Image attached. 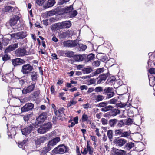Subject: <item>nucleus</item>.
<instances>
[{"label": "nucleus", "instance_id": "obj_1", "mask_svg": "<svg viewBox=\"0 0 155 155\" xmlns=\"http://www.w3.org/2000/svg\"><path fill=\"white\" fill-rule=\"evenodd\" d=\"M2 79L5 82L11 83L17 81L18 78L14 76L12 72H11L9 73L5 74V75L2 76Z\"/></svg>", "mask_w": 155, "mask_h": 155}, {"label": "nucleus", "instance_id": "obj_2", "mask_svg": "<svg viewBox=\"0 0 155 155\" xmlns=\"http://www.w3.org/2000/svg\"><path fill=\"white\" fill-rule=\"evenodd\" d=\"M114 133L117 136H119L120 137L130 138L131 137V133L130 131H124L123 129H118L115 130Z\"/></svg>", "mask_w": 155, "mask_h": 155}, {"label": "nucleus", "instance_id": "obj_3", "mask_svg": "<svg viewBox=\"0 0 155 155\" xmlns=\"http://www.w3.org/2000/svg\"><path fill=\"white\" fill-rule=\"evenodd\" d=\"M52 125L50 122L41 125L40 127L37 130L38 133L40 134H44L51 128Z\"/></svg>", "mask_w": 155, "mask_h": 155}, {"label": "nucleus", "instance_id": "obj_4", "mask_svg": "<svg viewBox=\"0 0 155 155\" xmlns=\"http://www.w3.org/2000/svg\"><path fill=\"white\" fill-rule=\"evenodd\" d=\"M68 147L61 145L58 146L54 149V151L56 153L63 154L67 151Z\"/></svg>", "mask_w": 155, "mask_h": 155}, {"label": "nucleus", "instance_id": "obj_5", "mask_svg": "<svg viewBox=\"0 0 155 155\" xmlns=\"http://www.w3.org/2000/svg\"><path fill=\"white\" fill-rule=\"evenodd\" d=\"M78 44V42L76 40H68L63 42V45L64 46L66 47H72L77 45Z\"/></svg>", "mask_w": 155, "mask_h": 155}, {"label": "nucleus", "instance_id": "obj_6", "mask_svg": "<svg viewBox=\"0 0 155 155\" xmlns=\"http://www.w3.org/2000/svg\"><path fill=\"white\" fill-rule=\"evenodd\" d=\"M27 35L26 32H21L10 34V36L12 38L17 39L23 38L25 37Z\"/></svg>", "mask_w": 155, "mask_h": 155}, {"label": "nucleus", "instance_id": "obj_7", "mask_svg": "<svg viewBox=\"0 0 155 155\" xmlns=\"http://www.w3.org/2000/svg\"><path fill=\"white\" fill-rule=\"evenodd\" d=\"M33 67L28 64H25L22 66L21 72L23 74H27L29 73L33 69Z\"/></svg>", "mask_w": 155, "mask_h": 155}, {"label": "nucleus", "instance_id": "obj_8", "mask_svg": "<svg viewBox=\"0 0 155 155\" xmlns=\"http://www.w3.org/2000/svg\"><path fill=\"white\" fill-rule=\"evenodd\" d=\"M17 129V128L16 127H11L8 128L7 134L9 138H12L14 137L16 134V131Z\"/></svg>", "mask_w": 155, "mask_h": 155}, {"label": "nucleus", "instance_id": "obj_9", "mask_svg": "<svg viewBox=\"0 0 155 155\" xmlns=\"http://www.w3.org/2000/svg\"><path fill=\"white\" fill-rule=\"evenodd\" d=\"M35 84H32L29 85L27 87H25L22 90V94H25L28 93H29L32 91L35 87Z\"/></svg>", "mask_w": 155, "mask_h": 155}, {"label": "nucleus", "instance_id": "obj_10", "mask_svg": "<svg viewBox=\"0 0 155 155\" xmlns=\"http://www.w3.org/2000/svg\"><path fill=\"white\" fill-rule=\"evenodd\" d=\"M47 117V114L43 112L36 119L38 122L37 125L38 126L41 123L44 122Z\"/></svg>", "mask_w": 155, "mask_h": 155}, {"label": "nucleus", "instance_id": "obj_11", "mask_svg": "<svg viewBox=\"0 0 155 155\" xmlns=\"http://www.w3.org/2000/svg\"><path fill=\"white\" fill-rule=\"evenodd\" d=\"M127 142V140L124 139L117 138L115 139L114 143L116 146L119 147H122Z\"/></svg>", "mask_w": 155, "mask_h": 155}, {"label": "nucleus", "instance_id": "obj_12", "mask_svg": "<svg viewBox=\"0 0 155 155\" xmlns=\"http://www.w3.org/2000/svg\"><path fill=\"white\" fill-rule=\"evenodd\" d=\"M81 152L82 154L85 155L88 152H89L90 154H92L93 152V149L91 146L90 145L88 141H87L86 148L84 149L83 152L81 151Z\"/></svg>", "mask_w": 155, "mask_h": 155}, {"label": "nucleus", "instance_id": "obj_13", "mask_svg": "<svg viewBox=\"0 0 155 155\" xmlns=\"http://www.w3.org/2000/svg\"><path fill=\"white\" fill-rule=\"evenodd\" d=\"M15 54L18 56H23L27 54L26 50L24 48H19L15 51Z\"/></svg>", "mask_w": 155, "mask_h": 155}, {"label": "nucleus", "instance_id": "obj_14", "mask_svg": "<svg viewBox=\"0 0 155 155\" xmlns=\"http://www.w3.org/2000/svg\"><path fill=\"white\" fill-rule=\"evenodd\" d=\"M12 65L15 67L21 65L25 63V61L24 60L20 58L12 59Z\"/></svg>", "mask_w": 155, "mask_h": 155}, {"label": "nucleus", "instance_id": "obj_15", "mask_svg": "<svg viewBox=\"0 0 155 155\" xmlns=\"http://www.w3.org/2000/svg\"><path fill=\"white\" fill-rule=\"evenodd\" d=\"M32 128V127L31 126L23 128L21 127V130L22 134L25 136L31 132Z\"/></svg>", "mask_w": 155, "mask_h": 155}, {"label": "nucleus", "instance_id": "obj_16", "mask_svg": "<svg viewBox=\"0 0 155 155\" xmlns=\"http://www.w3.org/2000/svg\"><path fill=\"white\" fill-rule=\"evenodd\" d=\"M12 110H13V111H12L13 113L12 114L14 115L20 114L23 112L22 110V108H20L19 107H13Z\"/></svg>", "mask_w": 155, "mask_h": 155}, {"label": "nucleus", "instance_id": "obj_17", "mask_svg": "<svg viewBox=\"0 0 155 155\" xmlns=\"http://www.w3.org/2000/svg\"><path fill=\"white\" fill-rule=\"evenodd\" d=\"M33 107L34 104H27L22 107V110L23 112H27L32 109Z\"/></svg>", "mask_w": 155, "mask_h": 155}, {"label": "nucleus", "instance_id": "obj_18", "mask_svg": "<svg viewBox=\"0 0 155 155\" xmlns=\"http://www.w3.org/2000/svg\"><path fill=\"white\" fill-rule=\"evenodd\" d=\"M55 3V0H48L43 6L44 9H46L53 6Z\"/></svg>", "mask_w": 155, "mask_h": 155}, {"label": "nucleus", "instance_id": "obj_19", "mask_svg": "<svg viewBox=\"0 0 155 155\" xmlns=\"http://www.w3.org/2000/svg\"><path fill=\"white\" fill-rule=\"evenodd\" d=\"M18 47V44L15 43L9 46L5 50V52H8L15 50Z\"/></svg>", "mask_w": 155, "mask_h": 155}, {"label": "nucleus", "instance_id": "obj_20", "mask_svg": "<svg viewBox=\"0 0 155 155\" xmlns=\"http://www.w3.org/2000/svg\"><path fill=\"white\" fill-rule=\"evenodd\" d=\"M112 151L113 155H124L125 153L124 151L115 148H113Z\"/></svg>", "mask_w": 155, "mask_h": 155}, {"label": "nucleus", "instance_id": "obj_21", "mask_svg": "<svg viewBox=\"0 0 155 155\" xmlns=\"http://www.w3.org/2000/svg\"><path fill=\"white\" fill-rule=\"evenodd\" d=\"M47 139L46 137H43L38 138L35 141V144L37 145H40L46 141Z\"/></svg>", "mask_w": 155, "mask_h": 155}, {"label": "nucleus", "instance_id": "obj_22", "mask_svg": "<svg viewBox=\"0 0 155 155\" xmlns=\"http://www.w3.org/2000/svg\"><path fill=\"white\" fill-rule=\"evenodd\" d=\"M62 28H68L70 27L71 25V23L70 21H66L61 22Z\"/></svg>", "mask_w": 155, "mask_h": 155}, {"label": "nucleus", "instance_id": "obj_23", "mask_svg": "<svg viewBox=\"0 0 155 155\" xmlns=\"http://www.w3.org/2000/svg\"><path fill=\"white\" fill-rule=\"evenodd\" d=\"M55 13L54 11H50L48 12L43 13L42 14V16L44 18H48V17L52 16L54 15Z\"/></svg>", "mask_w": 155, "mask_h": 155}, {"label": "nucleus", "instance_id": "obj_24", "mask_svg": "<svg viewBox=\"0 0 155 155\" xmlns=\"http://www.w3.org/2000/svg\"><path fill=\"white\" fill-rule=\"evenodd\" d=\"M86 57V55H77L75 57V60L78 61H82Z\"/></svg>", "mask_w": 155, "mask_h": 155}, {"label": "nucleus", "instance_id": "obj_25", "mask_svg": "<svg viewBox=\"0 0 155 155\" xmlns=\"http://www.w3.org/2000/svg\"><path fill=\"white\" fill-rule=\"evenodd\" d=\"M60 138L59 137H57L54 138L49 142V144L51 145L52 146L56 145L58 142L60 141Z\"/></svg>", "mask_w": 155, "mask_h": 155}, {"label": "nucleus", "instance_id": "obj_26", "mask_svg": "<svg viewBox=\"0 0 155 155\" xmlns=\"http://www.w3.org/2000/svg\"><path fill=\"white\" fill-rule=\"evenodd\" d=\"M107 76L108 74H107L100 75V78L98 81V83H103L106 80Z\"/></svg>", "mask_w": 155, "mask_h": 155}, {"label": "nucleus", "instance_id": "obj_27", "mask_svg": "<svg viewBox=\"0 0 155 155\" xmlns=\"http://www.w3.org/2000/svg\"><path fill=\"white\" fill-rule=\"evenodd\" d=\"M64 110V109L63 108H60L58 110V111L56 110H54L55 115L58 117L60 116H62V115L64 114L63 112Z\"/></svg>", "mask_w": 155, "mask_h": 155}, {"label": "nucleus", "instance_id": "obj_28", "mask_svg": "<svg viewBox=\"0 0 155 155\" xmlns=\"http://www.w3.org/2000/svg\"><path fill=\"white\" fill-rule=\"evenodd\" d=\"M52 29L55 30L62 29L61 22L56 23L53 25L52 26Z\"/></svg>", "mask_w": 155, "mask_h": 155}, {"label": "nucleus", "instance_id": "obj_29", "mask_svg": "<svg viewBox=\"0 0 155 155\" xmlns=\"http://www.w3.org/2000/svg\"><path fill=\"white\" fill-rule=\"evenodd\" d=\"M117 122V120L116 119H110L109 121V124L112 127H114L116 126Z\"/></svg>", "mask_w": 155, "mask_h": 155}, {"label": "nucleus", "instance_id": "obj_30", "mask_svg": "<svg viewBox=\"0 0 155 155\" xmlns=\"http://www.w3.org/2000/svg\"><path fill=\"white\" fill-rule=\"evenodd\" d=\"M73 9V6L71 5L69 7H66L63 8L64 12V13H69V14L71 11Z\"/></svg>", "mask_w": 155, "mask_h": 155}, {"label": "nucleus", "instance_id": "obj_31", "mask_svg": "<svg viewBox=\"0 0 155 155\" xmlns=\"http://www.w3.org/2000/svg\"><path fill=\"white\" fill-rule=\"evenodd\" d=\"M82 71L84 74H87L92 71V69L91 67L84 68L82 69Z\"/></svg>", "mask_w": 155, "mask_h": 155}, {"label": "nucleus", "instance_id": "obj_32", "mask_svg": "<svg viewBox=\"0 0 155 155\" xmlns=\"http://www.w3.org/2000/svg\"><path fill=\"white\" fill-rule=\"evenodd\" d=\"M95 57V55L94 54H89L87 56H86V57L85 58H87V60H86V61H90L93 60Z\"/></svg>", "mask_w": 155, "mask_h": 155}, {"label": "nucleus", "instance_id": "obj_33", "mask_svg": "<svg viewBox=\"0 0 155 155\" xmlns=\"http://www.w3.org/2000/svg\"><path fill=\"white\" fill-rule=\"evenodd\" d=\"M52 146L49 144V143L47 145V146L44 147L43 149V151L44 152V153H46L47 152L49 151L51 149Z\"/></svg>", "mask_w": 155, "mask_h": 155}, {"label": "nucleus", "instance_id": "obj_34", "mask_svg": "<svg viewBox=\"0 0 155 155\" xmlns=\"http://www.w3.org/2000/svg\"><path fill=\"white\" fill-rule=\"evenodd\" d=\"M78 14V12L76 10L71 11L69 14V17L72 18L75 17Z\"/></svg>", "mask_w": 155, "mask_h": 155}, {"label": "nucleus", "instance_id": "obj_35", "mask_svg": "<svg viewBox=\"0 0 155 155\" xmlns=\"http://www.w3.org/2000/svg\"><path fill=\"white\" fill-rule=\"evenodd\" d=\"M124 126V123L123 122V120H121L120 121L117 120V122L116 125L117 128H120Z\"/></svg>", "mask_w": 155, "mask_h": 155}, {"label": "nucleus", "instance_id": "obj_36", "mask_svg": "<svg viewBox=\"0 0 155 155\" xmlns=\"http://www.w3.org/2000/svg\"><path fill=\"white\" fill-rule=\"evenodd\" d=\"M113 91V89L112 88L110 87H106L104 90V94H108Z\"/></svg>", "mask_w": 155, "mask_h": 155}, {"label": "nucleus", "instance_id": "obj_37", "mask_svg": "<svg viewBox=\"0 0 155 155\" xmlns=\"http://www.w3.org/2000/svg\"><path fill=\"white\" fill-rule=\"evenodd\" d=\"M77 101L74 99V98L67 104L68 107H70L76 104L77 103Z\"/></svg>", "mask_w": 155, "mask_h": 155}, {"label": "nucleus", "instance_id": "obj_38", "mask_svg": "<svg viewBox=\"0 0 155 155\" xmlns=\"http://www.w3.org/2000/svg\"><path fill=\"white\" fill-rule=\"evenodd\" d=\"M107 134L110 140L112 139L113 137V130H108L107 133Z\"/></svg>", "mask_w": 155, "mask_h": 155}, {"label": "nucleus", "instance_id": "obj_39", "mask_svg": "<svg viewBox=\"0 0 155 155\" xmlns=\"http://www.w3.org/2000/svg\"><path fill=\"white\" fill-rule=\"evenodd\" d=\"M95 98L97 101L99 102L103 100L104 99V97L102 95H98L95 96Z\"/></svg>", "mask_w": 155, "mask_h": 155}, {"label": "nucleus", "instance_id": "obj_40", "mask_svg": "<svg viewBox=\"0 0 155 155\" xmlns=\"http://www.w3.org/2000/svg\"><path fill=\"white\" fill-rule=\"evenodd\" d=\"M113 108V107L110 105L106 106V107L103 108L102 109L103 111H107L111 110H112Z\"/></svg>", "mask_w": 155, "mask_h": 155}, {"label": "nucleus", "instance_id": "obj_41", "mask_svg": "<svg viewBox=\"0 0 155 155\" xmlns=\"http://www.w3.org/2000/svg\"><path fill=\"white\" fill-rule=\"evenodd\" d=\"M79 46L80 48V51H84L87 48L86 45L83 44H79Z\"/></svg>", "mask_w": 155, "mask_h": 155}, {"label": "nucleus", "instance_id": "obj_42", "mask_svg": "<svg viewBox=\"0 0 155 155\" xmlns=\"http://www.w3.org/2000/svg\"><path fill=\"white\" fill-rule=\"evenodd\" d=\"M65 54L67 57H72L74 55V53L71 51H68L66 52Z\"/></svg>", "mask_w": 155, "mask_h": 155}, {"label": "nucleus", "instance_id": "obj_43", "mask_svg": "<svg viewBox=\"0 0 155 155\" xmlns=\"http://www.w3.org/2000/svg\"><path fill=\"white\" fill-rule=\"evenodd\" d=\"M10 59V56L7 54H5L2 56V60L4 61H7Z\"/></svg>", "mask_w": 155, "mask_h": 155}, {"label": "nucleus", "instance_id": "obj_44", "mask_svg": "<svg viewBox=\"0 0 155 155\" xmlns=\"http://www.w3.org/2000/svg\"><path fill=\"white\" fill-rule=\"evenodd\" d=\"M115 93L113 91L110 93L107 94V95L106 97L107 98H110L114 96Z\"/></svg>", "mask_w": 155, "mask_h": 155}, {"label": "nucleus", "instance_id": "obj_45", "mask_svg": "<svg viewBox=\"0 0 155 155\" xmlns=\"http://www.w3.org/2000/svg\"><path fill=\"white\" fill-rule=\"evenodd\" d=\"M134 136L137 139L141 140L142 138V135L138 133H136Z\"/></svg>", "mask_w": 155, "mask_h": 155}, {"label": "nucleus", "instance_id": "obj_46", "mask_svg": "<svg viewBox=\"0 0 155 155\" xmlns=\"http://www.w3.org/2000/svg\"><path fill=\"white\" fill-rule=\"evenodd\" d=\"M67 35V34L66 32H63L59 35V37L61 38H66Z\"/></svg>", "mask_w": 155, "mask_h": 155}, {"label": "nucleus", "instance_id": "obj_47", "mask_svg": "<svg viewBox=\"0 0 155 155\" xmlns=\"http://www.w3.org/2000/svg\"><path fill=\"white\" fill-rule=\"evenodd\" d=\"M100 61H99L97 60L94 61L92 63V65L94 66L98 67L100 65Z\"/></svg>", "mask_w": 155, "mask_h": 155}, {"label": "nucleus", "instance_id": "obj_48", "mask_svg": "<svg viewBox=\"0 0 155 155\" xmlns=\"http://www.w3.org/2000/svg\"><path fill=\"white\" fill-rule=\"evenodd\" d=\"M88 118V116L85 114H83L82 117V120L83 122L86 121L87 120Z\"/></svg>", "mask_w": 155, "mask_h": 155}, {"label": "nucleus", "instance_id": "obj_49", "mask_svg": "<svg viewBox=\"0 0 155 155\" xmlns=\"http://www.w3.org/2000/svg\"><path fill=\"white\" fill-rule=\"evenodd\" d=\"M46 0H36V3L39 5H42Z\"/></svg>", "mask_w": 155, "mask_h": 155}, {"label": "nucleus", "instance_id": "obj_50", "mask_svg": "<svg viewBox=\"0 0 155 155\" xmlns=\"http://www.w3.org/2000/svg\"><path fill=\"white\" fill-rule=\"evenodd\" d=\"M125 106L124 104H122L121 103H118L116 104V106L117 108H121L124 107Z\"/></svg>", "mask_w": 155, "mask_h": 155}, {"label": "nucleus", "instance_id": "obj_51", "mask_svg": "<svg viewBox=\"0 0 155 155\" xmlns=\"http://www.w3.org/2000/svg\"><path fill=\"white\" fill-rule=\"evenodd\" d=\"M103 91V88L101 87H96L94 89V91L96 92H101Z\"/></svg>", "mask_w": 155, "mask_h": 155}, {"label": "nucleus", "instance_id": "obj_52", "mask_svg": "<svg viewBox=\"0 0 155 155\" xmlns=\"http://www.w3.org/2000/svg\"><path fill=\"white\" fill-rule=\"evenodd\" d=\"M17 20H9V23L11 26L15 25L17 22Z\"/></svg>", "mask_w": 155, "mask_h": 155}, {"label": "nucleus", "instance_id": "obj_53", "mask_svg": "<svg viewBox=\"0 0 155 155\" xmlns=\"http://www.w3.org/2000/svg\"><path fill=\"white\" fill-rule=\"evenodd\" d=\"M127 146L128 148L130 149L134 146V143L132 142H130L128 143L127 144Z\"/></svg>", "mask_w": 155, "mask_h": 155}, {"label": "nucleus", "instance_id": "obj_54", "mask_svg": "<svg viewBox=\"0 0 155 155\" xmlns=\"http://www.w3.org/2000/svg\"><path fill=\"white\" fill-rule=\"evenodd\" d=\"M104 68H99L96 71V73L97 74H98L101 73L103 72L104 71Z\"/></svg>", "mask_w": 155, "mask_h": 155}, {"label": "nucleus", "instance_id": "obj_55", "mask_svg": "<svg viewBox=\"0 0 155 155\" xmlns=\"http://www.w3.org/2000/svg\"><path fill=\"white\" fill-rule=\"evenodd\" d=\"M18 81H19V87H22L25 83V81L22 79H19Z\"/></svg>", "mask_w": 155, "mask_h": 155}, {"label": "nucleus", "instance_id": "obj_56", "mask_svg": "<svg viewBox=\"0 0 155 155\" xmlns=\"http://www.w3.org/2000/svg\"><path fill=\"white\" fill-rule=\"evenodd\" d=\"M117 101V100L115 98H113L109 101V103L111 104H115Z\"/></svg>", "mask_w": 155, "mask_h": 155}, {"label": "nucleus", "instance_id": "obj_57", "mask_svg": "<svg viewBox=\"0 0 155 155\" xmlns=\"http://www.w3.org/2000/svg\"><path fill=\"white\" fill-rule=\"evenodd\" d=\"M125 124L127 125H130L132 124V120L129 118L126 120Z\"/></svg>", "mask_w": 155, "mask_h": 155}, {"label": "nucleus", "instance_id": "obj_58", "mask_svg": "<svg viewBox=\"0 0 155 155\" xmlns=\"http://www.w3.org/2000/svg\"><path fill=\"white\" fill-rule=\"evenodd\" d=\"M101 122L102 123V124L103 125H106L107 123V119H105L104 118H101Z\"/></svg>", "mask_w": 155, "mask_h": 155}, {"label": "nucleus", "instance_id": "obj_59", "mask_svg": "<svg viewBox=\"0 0 155 155\" xmlns=\"http://www.w3.org/2000/svg\"><path fill=\"white\" fill-rule=\"evenodd\" d=\"M107 103L105 102H102L98 104V107H104L106 106Z\"/></svg>", "mask_w": 155, "mask_h": 155}, {"label": "nucleus", "instance_id": "obj_60", "mask_svg": "<svg viewBox=\"0 0 155 155\" xmlns=\"http://www.w3.org/2000/svg\"><path fill=\"white\" fill-rule=\"evenodd\" d=\"M21 17V15L20 14H17L14 15L13 19H19Z\"/></svg>", "mask_w": 155, "mask_h": 155}, {"label": "nucleus", "instance_id": "obj_61", "mask_svg": "<svg viewBox=\"0 0 155 155\" xmlns=\"http://www.w3.org/2000/svg\"><path fill=\"white\" fill-rule=\"evenodd\" d=\"M13 7L11 6H7L5 7V10L6 12L9 11L12 9Z\"/></svg>", "mask_w": 155, "mask_h": 155}, {"label": "nucleus", "instance_id": "obj_62", "mask_svg": "<svg viewBox=\"0 0 155 155\" xmlns=\"http://www.w3.org/2000/svg\"><path fill=\"white\" fill-rule=\"evenodd\" d=\"M69 0H60L58 2L60 5H62L64 3L68 2Z\"/></svg>", "mask_w": 155, "mask_h": 155}, {"label": "nucleus", "instance_id": "obj_63", "mask_svg": "<svg viewBox=\"0 0 155 155\" xmlns=\"http://www.w3.org/2000/svg\"><path fill=\"white\" fill-rule=\"evenodd\" d=\"M83 108L84 109H87L90 107V104L89 103H87L83 105Z\"/></svg>", "mask_w": 155, "mask_h": 155}, {"label": "nucleus", "instance_id": "obj_64", "mask_svg": "<svg viewBox=\"0 0 155 155\" xmlns=\"http://www.w3.org/2000/svg\"><path fill=\"white\" fill-rule=\"evenodd\" d=\"M149 72L151 74H155V68H152L149 70Z\"/></svg>", "mask_w": 155, "mask_h": 155}]
</instances>
